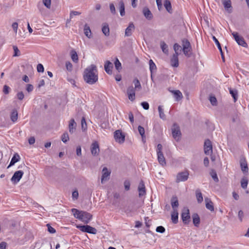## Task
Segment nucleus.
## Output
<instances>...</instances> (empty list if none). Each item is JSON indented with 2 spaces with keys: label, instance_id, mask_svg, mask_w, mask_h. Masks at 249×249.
Returning a JSON list of instances; mask_svg holds the SVG:
<instances>
[{
  "label": "nucleus",
  "instance_id": "f257e3e1",
  "mask_svg": "<svg viewBox=\"0 0 249 249\" xmlns=\"http://www.w3.org/2000/svg\"><path fill=\"white\" fill-rule=\"evenodd\" d=\"M83 78L87 83L90 85L94 84L97 82L98 75L96 65L91 64L85 69Z\"/></svg>",
  "mask_w": 249,
  "mask_h": 249
},
{
  "label": "nucleus",
  "instance_id": "f03ea898",
  "mask_svg": "<svg viewBox=\"0 0 249 249\" xmlns=\"http://www.w3.org/2000/svg\"><path fill=\"white\" fill-rule=\"evenodd\" d=\"M71 212L73 213L74 217L86 224L89 223L92 217L90 213L85 211H79L76 209H72Z\"/></svg>",
  "mask_w": 249,
  "mask_h": 249
},
{
  "label": "nucleus",
  "instance_id": "7ed1b4c3",
  "mask_svg": "<svg viewBox=\"0 0 249 249\" xmlns=\"http://www.w3.org/2000/svg\"><path fill=\"white\" fill-rule=\"evenodd\" d=\"M162 146L161 144L157 145V154L158 156V160L159 163L162 166L166 165V162L165 159L163 156L162 151Z\"/></svg>",
  "mask_w": 249,
  "mask_h": 249
},
{
  "label": "nucleus",
  "instance_id": "20e7f679",
  "mask_svg": "<svg viewBox=\"0 0 249 249\" xmlns=\"http://www.w3.org/2000/svg\"><path fill=\"white\" fill-rule=\"evenodd\" d=\"M171 130L172 136L174 139L177 142L179 141L181 138V133L179 125L176 123L174 124Z\"/></svg>",
  "mask_w": 249,
  "mask_h": 249
},
{
  "label": "nucleus",
  "instance_id": "39448f33",
  "mask_svg": "<svg viewBox=\"0 0 249 249\" xmlns=\"http://www.w3.org/2000/svg\"><path fill=\"white\" fill-rule=\"evenodd\" d=\"M231 34L233 36L235 40L239 45L246 48L248 47L247 43L246 42L244 38L242 36H239L238 33L233 32Z\"/></svg>",
  "mask_w": 249,
  "mask_h": 249
},
{
  "label": "nucleus",
  "instance_id": "423d86ee",
  "mask_svg": "<svg viewBox=\"0 0 249 249\" xmlns=\"http://www.w3.org/2000/svg\"><path fill=\"white\" fill-rule=\"evenodd\" d=\"M77 228L82 231L93 234H96L97 232V230L95 228L88 225L84 226H77Z\"/></svg>",
  "mask_w": 249,
  "mask_h": 249
},
{
  "label": "nucleus",
  "instance_id": "0eeeda50",
  "mask_svg": "<svg viewBox=\"0 0 249 249\" xmlns=\"http://www.w3.org/2000/svg\"><path fill=\"white\" fill-rule=\"evenodd\" d=\"M114 137L116 142L120 143H122L124 142L125 136L120 130H117L115 131Z\"/></svg>",
  "mask_w": 249,
  "mask_h": 249
},
{
  "label": "nucleus",
  "instance_id": "6e6552de",
  "mask_svg": "<svg viewBox=\"0 0 249 249\" xmlns=\"http://www.w3.org/2000/svg\"><path fill=\"white\" fill-rule=\"evenodd\" d=\"M204 153L207 155H211L213 153L212 144L210 140H206L204 145Z\"/></svg>",
  "mask_w": 249,
  "mask_h": 249
},
{
  "label": "nucleus",
  "instance_id": "1a4fd4ad",
  "mask_svg": "<svg viewBox=\"0 0 249 249\" xmlns=\"http://www.w3.org/2000/svg\"><path fill=\"white\" fill-rule=\"evenodd\" d=\"M23 174L24 172L21 170L15 172L11 179V181L14 183H17L19 181Z\"/></svg>",
  "mask_w": 249,
  "mask_h": 249
},
{
  "label": "nucleus",
  "instance_id": "9d476101",
  "mask_svg": "<svg viewBox=\"0 0 249 249\" xmlns=\"http://www.w3.org/2000/svg\"><path fill=\"white\" fill-rule=\"evenodd\" d=\"M91 153L94 156L98 155L100 152L99 145L97 142H93L91 145Z\"/></svg>",
  "mask_w": 249,
  "mask_h": 249
},
{
  "label": "nucleus",
  "instance_id": "9b49d317",
  "mask_svg": "<svg viewBox=\"0 0 249 249\" xmlns=\"http://www.w3.org/2000/svg\"><path fill=\"white\" fill-rule=\"evenodd\" d=\"M135 90L136 89L132 86H129L127 89L128 99L131 101L135 99Z\"/></svg>",
  "mask_w": 249,
  "mask_h": 249
},
{
  "label": "nucleus",
  "instance_id": "f8f14e48",
  "mask_svg": "<svg viewBox=\"0 0 249 249\" xmlns=\"http://www.w3.org/2000/svg\"><path fill=\"white\" fill-rule=\"evenodd\" d=\"M189 174L188 172H180L177 176L176 181L179 182L180 181H185L188 179Z\"/></svg>",
  "mask_w": 249,
  "mask_h": 249
},
{
  "label": "nucleus",
  "instance_id": "ddd939ff",
  "mask_svg": "<svg viewBox=\"0 0 249 249\" xmlns=\"http://www.w3.org/2000/svg\"><path fill=\"white\" fill-rule=\"evenodd\" d=\"M222 2L225 10L229 13H231L232 12L231 0H222Z\"/></svg>",
  "mask_w": 249,
  "mask_h": 249
},
{
  "label": "nucleus",
  "instance_id": "4468645a",
  "mask_svg": "<svg viewBox=\"0 0 249 249\" xmlns=\"http://www.w3.org/2000/svg\"><path fill=\"white\" fill-rule=\"evenodd\" d=\"M110 175V172L108 171L107 167H104L102 170V176L101 178V183H103L105 181L108 179Z\"/></svg>",
  "mask_w": 249,
  "mask_h": 249
},
{
  "label": "nucleus",
  "instance_id": "2eb2a0df",
  "mask_svg": "<svg viewBox=\"0 0 249 249\" xmlns=\"http://www.w3.org/2000/svg\"><path fill=\"white\" fill-rule=\"evenodd\" d=\"M138 191L139 197H141L145 195L146 193L144 184L143 181L142 180H141L139 183L138 187Z\"/></svg>",
  "mask_w": 249,
  "mask_h": 249
},
{
  "label": "nucleus",
  "instance_id": "dca6fc26",
  "mask_svg": "<svg viewBox=\"0 0 249 249\" xmlns=\"http://www.w3.org/2000/svg\"><path fill=\"white\" fill-rule=\"evenodd\" d=\"M181 218L184 224H187L189 223L190 222V216L188 209L186 210V212L182 213L181 214Z\"/></svg>",
  "mask_w": 249,
  "mask_h": 249
},
{
  "label": "nucleus",
  "instance_id": "f3484780",
  "mask_svg": "<svg viewBox=\"0 0 249 249\" xmlns=\"http://www.w3.org/2000/svg\"><path fill=\"white\" fill-rule=\"evenodd\" d=\"M104 68L106 72L110 74L112 73V69L113 68V64L112 63L108 60H107L105 62Z\"/></svg>",
  "mask_w": 249,
  "mask_h": 249
},
{
  "label": "nucleus",
  "instance_id": "a211bd4d",
  "mask_svg": "<svg viewBox=\"0 0 249 249\" xmlns=\"http://www.w3.org/2000/svg\"><path fill=\"white\" fill-rule=\"evenodd\" d=\"M135 29V26L132 22H130L128 26L126 28L125 31V36H131L133 31Z\"/></svg>",
  "mask_w": 249,
  "mask_h": 249
},
{
  "label": "nucleus",
  "instance_id": "6ab92c4d",
  "mask_svg": "<svg viewBox=\"0 0 249 249\" xmlns=\"http://www.w3.org/2000/svg\"><path fill=\"white\" fill-rule=\"evenodd\" d=\"M76 123L74 119H71L69 122V129L71 133H73L76 130Z\"/></svg>",
  "mask_w": 249,
  "mask_h": 249
},
{
  "label": "nucleus",
  "instance_id": "aec40b11",
  "mask_svg": "<svg viewBox=\"0 0 249 249\" xmlns=\"http://www.w3.org/2000/svg\"><path fill=\"white\" fill-rule=\"evenodd\" d=\"M178 54H173L171 58V65L173 67L177 68L178 66Z\"/></svg>",
  "mask_w": 249,
  "mask_h": 249
},
{
  "label": "nucleus",
  "instance_id": "412c9836",
  "mask_svg": "<svg viewBox=\"0 0 249 249\" xmlns=\"http://www.w3.org/2000/svg\"><path fill=\"white\" fill-rule=\"evenodd\" d=\"M205 201L206 202V208L211 212H213L214 211V207H213V203L211 200V199L208 197H206L205 198Z\"/></svg>",
  "mask_w": 249,
  "mask_h": 249
},
{
  "label": "nucleus",
  "instance_id": "4be33fe9",
  "mask_svg": "<svg viewBox=\"0 0 249 249\" xmlns=\"http://www.w3.org/2000/svg\"><path fill=\"white\" fill-rule=\"evenodd\" d=\"M142 13L147 19L150 20L153 18V15L147 7L143 8Z\"/></svg>",
  "mask_w": 249,
  "mask_h": 249
},
{
  "label": "nucleus",
  "instance_id": "5701e85b",
  "mask_svg": "<svg viewBox=\"0 0 249 249\" xmlns=\"http://www.w3.org/2000/svg\"><path fill=\"white\" fill-rule=\"evenodd\" d=\"M240 162L241 170L242 171V172L244 173H248L249 168L246 160H241Z\"/></svg>",
  "mask_w": 249,
  "mask_h": 249
},
{
  "label": "nucleus",
  "instance_id": "b1692460",
  "mask_svg": "<svg viewBox=\"0 0 249 249\" xmlns=\"http://www.w3.org/2000/svg\"><path fill=\"white\" fill-rule=\"evenodd\" d=\"M171 92L174 94V97L177 101L180 100L183 97L182 93L179 90H171Z\"/></svg>",
  "mask_w": 249,
  "mask_h": 249
},
{
  "label": "nucleus",
  "instance_id": "393cba45",
  "mask_svg": "<svg viewBox=\"0 0 249 249\" xmlns=\"http://www.w3.org/2000/svg\"><path fill=\"white\" fill-rule=\"evenodd\" d=\"M193 222L194 225L198 227L200 223V218L197 213H194L192 215Z\"/></svg>",
  "mask_w": 249,
  "mask_h": 249
},
{
  "label": "nucleus",
  "instance_id": "a878e982",
  "mask_svg": "<svg viewBox=\"0 0 249 249\" xmlns=\"http://www.w3.org/2000/svg\"><path fill=\"white\" fill-rule=\"evenodd\" d=\"M20 160V157L19 155L17 153H16L14 155L13 157H12L11 161L10 162V164L8 166V167L9 166H12L15 164V163L18 161Z\"/></svg>",
  "mask_w": 249,
  "mask_h": 249
},
{
  "label": "nucleus",
  "instance_id": "bb28decb",
  "mask_svg": "<svg viewBox=\"0 0 249 249\" xmlns=\"http://www.w3.org/2000/svg\"><path fill=\"white\" fill-rule=\"evenodd\" d=\"M149 70L150 71V72L153 74L157 71V66L155 63L153 62V61L152 59H150L149 61Z\"/></svg>",
  "mask_w": 249,
  "mask_h": 249
},
{
  "label": "nucleus",
  "instance_id": "cd10ccee",
  "mask_svg": "<svg viewBox=\"0 0 249 249\" xmlns=\"http://www.w3.org/2000/svg\"><path fill=\"white\" fill-rule=\"evenodd\" d=\"M213 41H214V42L215 43V44H216L217 47L219 48V50L220 52V53H221V55L222 56V60L224 62L225 59H224L223 53L222 52V50L220 43L219 42L218 40L216 39V38L214 36H213Z\"/></svg>",
  "mask_w": 249,
  "mask_h": 249
},
{
  "label": "nucleus",
  "instance_id": "c85d7f7f",
  "mask_svg": "<svg viewBox=\"0 0 249 249\" xmlns=\"http://www.w3.org/2000/svg\"><path fill=\"white\" fill-rule=\"evenodd\" d=\"M171 201L172 207L174 209V211H175L176 210V208H177L178 206V198L176 196H173L171 198Z\"/></svg>",
  "mask_w": 249,
  "mask_h": 249
},
{
  "label": "nucleus",
  "instance_id": "c756f323",
  "mask_svg": "<svg viewBox=\"0 0 249 249\" xmlns=\"http://www.w3.org/2000/svg\"><path fill=\"white\" fill-rule=\"evenodd\" d=\"M164 6L166 10L170 13H172L173 10L170 1L169 0H165L164 2Z\"/></svg>",
  "mask_w": 249,
  "mask_h": 249
},
{
  "label": "nucleus",
  "instance_id": "7c9ffc66",
  "mask_svg": "<svg viewBox=\"0 0 249 249\" xmlns=\"http://www.w3.org/2000/svg\"><path fill=\"white\" fill-rule=\"evenodd\" d=\"M18 116V111L16 109H13L11 113L10 118L13 122H15L17 121Z\"/></svg>",
  "mask_w": 249,
  "mask_h": 249
},
{
  "label": "nucleus",
  "instance_id": "2f4dec72",
  "mask_svg": "<svg viewBox=\"0 0 249 249\" xmlns=\"http://www.w3.org/2000/svg\"><path fill=\"white\" fill-rule=\"evenodd\" d=\"M84 34L86 36L90 38L91 37V32L89 27L87 25L85 24L84 26Z\"/></svg>",
  "mask_w": 249,
  "mask_h": 249
},
{
  "label": "nucleus",
  "instance_id": "473e14b6",
  "mask_svg": "<svg viewBox=\"0 0 249 249\" xmlns=\"http://www.w3.org/2000/svg\"><path fill=\"white\" fill-rule=\"evenodd\" d=\"M196 197L197 199V201L198 203H200L203 201V198L202 196V193L200 192L199 189H197L196 191Z\"/></svg>",
  "mask_w": 249,
  "mask_h": 249
},
{
  "label": "nucleus",
  "instance_id": "72a5a7b5",
  "mask_svg": "<svg viewBox=\"0 0 249 249\" xmlns=\"http://www.w3.org/2000/svg\"><path fill=\"white\" fill-rule=\"evenodd\" d=\"M229 91L230 94L231 95L232 97L234 99V101L235 102L237 99L238 97V91L236 89H232L231 88H229Z\"/></svg>",
  "mask_w": 249,
  "mask_h": 249
},
{
  "label": "nucleus",
  "instance_id": "f704fd0d",
  "mask_svg": "<svg viewBox=\"0 0 249 249\" xmlns=\"http://www.w3.org/2000/svg\"><path fill=\"white\" fill-rule=\"evenodd\" d=\"M71 55L72 60L74 62H77L78 60V57L77 53L75 50H72L71 51Z\"/></svg>",
  "mask_w": 249,
  "mask_h": 249
},
{
  "label": "nucleus",
  "instance_id": "c9c22d12",
  "mask_svg": "<svg viewBox=\"0 0 249 249\" xmlns=\"http://www.w3.org/2000/svg\"><path fill=\"white\" fill-rule=\"evenodd\" d=\"M158 111L159 113V116L160 119L165 120L166 119V115L164 113L163 109L162 106H159L158 107Z\"/></svg>",
  "mask_w": 249,
  "mask_h": 249
},
{
  "label": "nucleus",
  "instance_id": "e433bc0d",
  "mask_svg": "<svg viewBox=\"0 0 249 249\" xmlns=\"http://www.w3.org/2000/svg\"><path fill=\"white\" fill-rule=\"evenodd\" d=\"M160 46L162 52L165 54H168V49L167 45L164 41H161Z\"/></svg>",
  "mask_w": 249,
  "mask_h": 249
},
{
  "label": "nucleus",
  "instance_id": "4c0bfd02",
  "mask_svg": "<svg viewBox=\"0 0 249 249\" xmlns=\"http://www.w3.org/2000/svg\"><path fill=\"white\" fill-rule=\"evenodd\" d=\"M119 9H120V15L121 16H124L125 15V10H124V2L122 0L120 1L119 2Z\"/></svg>",
  "mask_w": 249,
  "mask_h": 249
},
{
  "label": "nucleus",
  "instance_id": "58836bf2",
  "mask_svg": "<svg viewBox=\"0 0 249 249\" xmlns=\"http://www.w3.org/2000/svg\"><path fill=\"white\" fill-rule=\"evenodd\" d=\"M115 69L120 72L122 69V64L117 58H116L114 62Z\"/></svg>",
  "mask_w": 249,
  "mask_h": 249
},
{
  "label": "nucleus",
  "instance_id": "ea45409f",
  "mask_svg": "<svg viewBox=\"0 0 249 249\" xmlns=\"http://www.w3.org/2000/svg\"><path fill=\"white\" fill-rule=\"evenodd\" d=\"M172 220L174 223H177L178 221V213L175 210L171 214Z\"/></svg>",
  "mask_w": 249,
  "mask_h": 249
},
{
  "label": "nucleus",
  "instance_id": "a19ab883",
  "mask_svg": "<svg viewBox=\"0 0 249 249\" xmlns=\"http://www.w3.org/2000/svg\"><path fill=\"white\" fill-rule=\"evenodd\" d=\"M174 50L175 52V53L174 54H178V55L179 52H181L182 49L181 48V46L178 43H175L174 45Z\"/></svg>",
  "mask_w": 249,
  "mask_h": 249
},
{
  "label": "nucleus",
  "instance_id": "79ce46f5",
  "mask_svg": "<svg viewBox=\"0 0 249 249\" xmlns=\"http://www.w3.org/2000/svg\"><path fill=\"white\" fill-rule=\"evenodd\" d=\"M133 83L134 84L135 89L136 90H140L142 89V86L139 80L137 78H135L133 80Z\"/></svg>",
  "mask_w": 249,
  "mask_h": 249
},
{
  "label": "nucleus",
  "instance_id": "37998d69",
  "mask_svg": "<svg viewBox=\"0 0 249 249\" xmlns=\"http://www.w3.org/2000/svg\"><path fill=\"white\" fill-rule=\"evenodd\" d=\"M182 50L187 49L189 47L191 46L189 41L186 39H183L182 40Z\"/></svg>",
  "mask_w": 249,
  "mask_h": 249
},
{
  "label": "nucleus",
  "instance_id": "c03bdc74",
  "mask_svg": "<svg viewBox=\"0 0 249 249\" xmlns=\"http://www.w3.org/2000/svg\"><path fill=\"white\" fill-rule=\"evenodd\" d=\"M102 32L106 36L109 35V29L107 25H105L102 27Z\"/></svg>",
  "mask_w": 249,
  "mask_h": 249
},
{
  "label": "nucleus",
  "instance_id": "a18cd8bd",
  "mask_svg": "<svg viewBox=\"0 0 249 249\" xmlns=\"http://www.w3.org/2000/svg\"><path fill=\"white\" fill-rule=\"evenodd\" d=\"M192 49L191 46L189 47L187 49H184L182 50L185 56H186L188 57H189L191 56V51Z\"/></svg>",
  "mask_w": 249,
  "mask_h": 249
},
{
  "label": "nucleus",
  "instance_id": "49530a36",
  "mask_svg": "<svg viewBox=\"0 0 249 249\" xmlns=\"http://www.w3.org/2000/svg\"><path fill=\"white\" fill-rule=\"evenodd\" d=\"M81 128L83 131H85L87 129V123L85 118L83 117L81 120Z\"/></svg>",
  "mask_w": 249,
  "mask_h": 249
},
{
  "label": "nucleus",
  "instance_id": "de8ad7c7",
  "mask_svg": "<svg viewBox=\"0 0 249 249\" xmlns=\"http://www.w3.org/2000/svg\"><path fill=\"white\" fill-rule=\"evenodd\" d=\"M69 140V135L67 132H65L61 136V140L64 143L67 142Z\"/></svg>",
  "mask_w": 249,
  "mask_h": 249
},
{
  "label": "nucleus",
  "instance_id": "09e8293b",
  "mask_svg": "<svg viewBox=\"0 0 249 249\" xmlns=\"http://www.w3.org/2000/svg\"><path fill=\"white\" fill-rule=\"evenodd\" d=\"M248 184V181L247 179L245 178L242 179L241 181V185L243 189H246L247 188Z\"/></svg>",
  "mask_w": 249,
  "mask_h": 249
},
{
  "label": "nucleus",
  "instance_id": "8fccbe9b",
  "mask_svg": "<svg viewBox=\"0 0 249 249\" xmlns=\"http://www.w3.org/2000/svg\"><path fill=\"white\" fill-rule=\"evenodd\" d=\"M211 175L215 182H217L219 181L216 172L212 170L211 172Z\"/></svg>",
  "mask_w": 249,
  "mask_h": 249
},
{
  "label": "nucleus",
  "instance_id": "3c124183",
  "mask_svg": "<svg viewBox=\"0 0 249 249\" xmlns=\"http://www.w3.org/2000/svg\"><path fill=\"white\" fill-rule=\"evenodd\" d=\"M13 50L14 51V54H13V56H18L20 55V52L18 50V48L16 46H13Z\"/></svg>",
  "mask_w": 249,
  "mask_h": 249
},
{
  "label": "nucleus",
  "instance_id": "603ef678",
  "mask_svg": "<svg viewBox=\"0 0 249 249\" xmlns=\"http://www.w3.org/2000/svg\"><path fill=\"white\" fill-rule=\"evenodd\" d=\"M138 131L140 133V134L141 135L142 139H143V137H144V133H145V130L143 127L139 125L138 126Z\"/></svg>",
  "mask_w": 249,
  "mask_h": 249
},
{
  "label": "nucleus",
  "instance_id": "864d4df0",
  "mask_svg": "<svg viewBox=\"0 0 249 249\" xmlns=\"http://www.w3.org/2000/svg\"><path fill=\"white\" fill-rule=\"evenodd\" d=\"M209 100H210V101L211 104L213 106H215L216 105L217 100L215 96H212V95L210 96Z\"/></svg>",
  "mask_w": 249,
  "mask_h": 249
},
{
  "label": "nucleus",
  "instance_id": "5fc2aeb1",
  "mask_svg": "<svg viewBox=\"0 0 249 249\" xmlns=\"http://www.w3.org/2000/svg\"><path fill=\"white\" fill-rule=\"evenodd\" d=\"M43 4L48 9H50L51 6V0H42Z\"/></svg>",
  "mask_w": 249,
  "mask_h": 249
},
{
  "label": "nucleus",
  "instance_id": "6e6d98bb",
  "mask_svg": "<svg viewBox=\"0 0 249 249\" xmlns=\"http://www.w3.org/2000/svg\"><path fill=\"white\" fill-rule=\"evenodd\" d=\"M66 68L68 71H71L72 70V64L70 61H67L66 62Z\"/></svg>",
  "mask_w": 249,
  "mask_h": 249
},
{
  "label": "nucleus",
  "instance_id": "4d7b16f0",
  "mask_svg": "<svg viewBox=\"0 0 249 249\" xmlns=\"http://www.w3.org/2000/svg\"><path fill=\"white\" fill-rule=\"evenodd\" d=\"M156 232L162 233L165 232V228L161 226H160L157 227L156 230Z\"/></svg>",
  "mask_w": 249,
  "mask_h": 249
},
{
  "label": "nucleus",
  "instance_id": "13d9d810",
  "mask_svg": "<svg viewBox=\"0 0 249 249\" xmlns=\"http://www.w3.org/2000/svg\"><path fill=\"white\" fill-rule=\"evenodd\" d=\"M130 183L129 181L126 180L124 181V186L125 190H129L130 189Z\"/></svg>",
  "mask_w": 249,
  "mask_h": 249
},
{
  "label": "nucleus",
  "instance_id": "bf43d9fd",
  "mask_svg": "<svg viewBox=\"0 0 249 249\" xmlns=\"http://www.w3.org/2000/svg\"><path fill=\"white\" fill-rule=\"evenodd\" d=\"M36 68L38 72H43L44 71L43 66L41 64H38Z\"/></svg>",
  "mask_w": 249,
  "mask_h": 249
},
{
  "label": "nucleus",
  "instance_id": "052dcab7",
  "mask_svg": "<svg viewBox=\"0 0 249 249\" xmlns=\"http://www.w3.org/2000/svg\"><path fill=\"white\" fill-rule=\"evenodd\" d=\"M109 8H110V12L112 14L114 15L116 14L115 7L114 6V5L113 3H110L109 4Z\"/></svg>",
  "mask_w": 249,
  "mask_h": 249
},
{
  "label": "nucleus",
  "instance_id": "680f3d73",
  "mask_svg": "<svg viewBox=\"0 0 249 249\" xmlns=\"http://www.w3.org/2000/svg\"><path fill=\"white\" fill-rule=\"evenodd\" d=\"M18 26V23L16 22L13 23V24L12 25V27L14 31V32L16 34H17V33Z\"/></svg>",
  "mask_w": 249,
  "mask_h": 249
},
{
  "label": "nucleus",
  "instance_id": "e2e57ef3",
  "mask_svg": "<svg viewBox=\"0 0 249 249\" xmlns=\"http://www.w3.org/2000/svg\"><path fill=\"white\" fill-rule=\"evenodd\" d=\"M47 226L48 227V231L51 233H54L56 232L55 230L52 226H51L49 224L47 225Z\"/></svg>",
  "mask_w": 249,
  "mask_h": 249
},
{
  "label": "nucleus",
  "instance_id": "0e129e2a",
  "mask_svg": "<svg viewBox=\"0 0 249 249\" xmlns=\"http://www.w3.org/2000/svg\"><path fill=\"white\" fill-rule=\"evenodd\" d=\"M141 105L143 108V109L145 110H147L149 109V104L146 102H143L141 103Z\"/></svg>",
  "mask_w": 249,
  "mask_h": 249
},
{
  "label": "nucleus",
  "instance_id": "69168bd1",
  "mask_svg": "<svg viewBox=\"0 0 249 249\" xmlns=\"http://www.w3.org/2000/svg\"><path fill=\"white\" fill-rule=\"evenodd\" d=\"M238 216L240 222H242L243 221V218L244 217V213L242 210H240L238 212Z\"/></svg>",
  "mask_w": 249,
  "mask_h": 249
},
{
  "label": "nucleus",
  "instance_id": "338daca9",
  "mask_svg": "<svg viewBox=\"0 0 249 249\" xmlns=\"http://www.w3.org/2000/svg\"><path fill=\"white\" fill-rule=\"evenodd\" d=\"M17 96L18 98L20 100H22L24 97V95L22 91L18 92L17 94Z\"/></svg>",
  "mask_w": 249,
  "mask_h": 249
},
{
  "label": "nucleus",
  "instance_id": "774afa93",
  "mask_svg": "<svg viewBox=\"0 0 249 249\" xmlns=\"http://www.w3.org/2000/svg\"><path fill=\"white\" fill-rule=\"evenodd\" d=\"M34 89L33 86L31 84H27L26 87V90L28 92H30L33 91Z\"/></svg>",
  "mask_w": 249,
  "mask_h": 249
}]
</instances>
